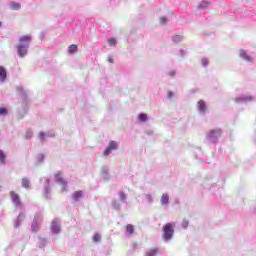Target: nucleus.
I'll return each mask as SVG.
<instances>
[{
  "label": "nucleus",
  "mask_w": 256,
  "mask_h": 256,
  "mask_svg": "<svg viewBox=\"0 0 256 256\" xmlns=\"http://www.w3.org/2000/svg\"><path fill=\"white\" fill-rule=\"evenodd\" d=\"M175 225L173 223H167L163 228V239L165 241H169V239H173V233H175V230L173 229Z\"/></svg>",
  "instance_id": "f257e3e1"
},
{
  "label": "nucleus",
  "mask_w": 256,
  "mask_h": 256,
  "mask_svg": "<svg viewBox=\"0 0 256 256\" xmlns=\"http://www.w3.org/2000/svg\"><path fill=\"white\" fill-rule=\"evenodd\" d=\"M9 195L15 207L18 209H23V202H21V197L19 194H17L15 191H10Z\"/></svg>",
  "instance_id": "f03ea898"
},
{
  "label": "nucleus",
  "mask_w": 256,
  "mask_h": 256,
  "mask_svg": "<svg viewBox=\"0 0 256 256\" xmlns=\"http://www.w3.org/2000/svg\"><path fill=\"white\" fill-rule=\"evenodd\" d=\"M115 149H117V142L110 141L107 148L104 151V155L105 156L109 155L112 151H115Z\"/></svg>",
  "instance_id": "7ed1b4c3"
},
{
  "label": "nucleus",
  "mask_w": 256,
  "mask_h": 256,
  "mask_svg": "<svg viewBox=\"0 0 256 256\" xmlns=\"http://www.w3.org/2000/svg\"><path fill=\"white\" fill-rule=\"evenodd\" d=\"M16 49L19 57H25V55H27V46H23L22 44H19L16 46Z\"/></svg>",
  "instance_id": "20e7f679"
},
{
  "label": "nucleus",
  "mask_w": 256,
  "mask_h": 256,
  "mask_svg": "<svg viewBox=\"0 0 256 256\" xmlns=\"http://www.w3.org/2000/svg\"><path fill=\"white\" fill-rule=\"evenodd\" d=\"M55 180L63 187L67 186V182H65V180L63 179V175L61 174V172L55 174Z\"/></svg>",
  "instance_id": "39448f33"
},
{
  "label": "nucleus",
  "mask_w": 256,
  "mask_h": 256,
  "mask_svg": "<svg viewBox=\"0 0 256 256\" xmlns=\"http://www.w3.org/2000/svg\"><path fill=\"white\" fill-rule=\"evenodd\" d=\"M208 139H213L214 137H221V129L211 130L207 134Z\"/></svg>",
  "instance_id": "423d86ee"
},
{
  "label": "nucleus",
  "mask_w": 256,
  "mask_h": 256,
  "mask_svg": "<svg viewBox=\"0 0 256 256\" xmlns=\"http://www.w3.org/2000/svg\"><path fill=\"white\" fill-rule=\"evenodd\" d=\"M51 229H52L53 233H55L56 235L61 233V226H59V224H57V222H52Z\"/></svg>",
  "instance_id": "0eeeda50"
},
{
  "label": "nucleus",
  "mask_w": 256,
  "mask_h": 256,
  "mask_svg": "<svg viewBox=\"0 0 256 256\" xmlns=\"http://www.w3.org/2000/svg\"><path fill=\"white\" fill-rule=\"evenodd\" d=\"M7 79V70L3 66H0V80L5 81Z\"/></svg>",
  "instance_id": "6e6552de"
},
{
  "label": "nucleus",
  "mask_w": 256,
  "mask_h": 256,
  "mask_svg": "<svg viewBox=\"0 0 256 256\" xmlns=\"http://www.w3.org/2000/svg\"><path fill=\"white\" fill-rule=\"evenodd\" d=\"M198 109L202 113H205V111L207 110V106L205 104V101H203V100L198 101Z\"/></svg>",
  "instance_id": "1a4fd4ad"
},
{
  "label": "nucleus",
  "mask_w": 256,
  "mask_h": 256,
  "mask_svg": "<svg viewBox=\"0 0 256 256\" xmlns=\"http://www.w3.org/2000/svg\"><path fill=\"white\" fill-rule=\"evenodd\" d=\"M240 57H242V59H245V61H248V63H251V56L247 55V52H245V50H240Z\"/></svg>",
  "instance_id": "9d476101"
},
{
  "label": "nucleus",
  "mask_w": 256,
  "mask_h": 256,
  "mask_svg": "<svg viewBox=\"0 0 256 256\" xmlns=\"http://www.w3.org/2000/svg\"><path fill=\"white\" fill-rule=\"evenodd\" d=\"M10 9L12 11H19V9H21V4L17 3V2H11L10 3Z\"/></svg>",
  "instance_id": "9b49d317"
},
{
  "label": "nucleus",
  "mask_w": 256,
  "mask_h": 256,
  "mask_svg": "<svg viewBox=\"0 0 256 256\" xmlns=\"http://www.w3.org/2000/svg\"><path fill=\"white\" fill-rule=\"evenodd\" d=\"M7 155L5 154V152L3 150H0V163L2 165H5L7 163Z\"/></svg>",
  "instance_id": "f8f14e48"
},
{
  "label": "nucleus",
  "mask_w": 256,
  "mask_h": 256,
  "mask_svg": "<svg viewBox=\"0 0 256 256\" xmlns=\"http://www.w3.org/2000/svg\"><path fill=\"white\" fill-rule=\"evenodd\" d=\"M74 201H79L83 197V191H76L72 195Z\"/></svg>",
  "instance_id": "ddd939ff"
},
{
  "label": "nucleus",
  "mask_w": 256,
  "mask_h": 256,
  "mask_svg": "<svg viewBox=\"0 0 256 256\" xmlns=\"http://www.w3.org/2000/svg\"><path fill=\"white\" fill-rule=\"evenodd\" d=\"M157 253H159V249L152 248L146 252V256H157Z\"/></svg>",
  "instance_id": "4468645a"
},
{
  "label": "nucleus",
  "mask_w": 256,
  "mask_h": 256,
  "mask_svg": "<svg viewBox=\"0 0 256 256\" xmlns=\"http://www.w3.org/2000/svg\"><path fill=\"white\" fill-rule=\"evenodd\" d=\"M31 229L32 233H37L39 231V222H37V220H34Z\"/></svg>",
  "instance_id": "2eb2a0df"
},
{
  "label": "nucleus",
  "mask_w": 256,
  "mask_h": 256,
  "mask_svg": "<svg viewBox=\"0 0 256 256\" xmlns=\"http://www.w3.org/2000/svg\"><path fill=\"white\" fill-rule=\"evenodd\" d=\"M22 187H24V189H29V187H31V182H29V179H22Z\"/></svg>",
  "instance_id": "dca6fc26"
},
{
  "label": "nucleus",
  "mask_w": 256,
  "mask_h": 256,
  "mask_svg": "<svg viewBox=\"0 0 256 256\" xmlns=\"http://www.w3.org/2000/svg\"><path fill=\"white\" fill-rule=\"evenodd\" d=\"M161 203H162V205H167L169 203V195L168 194H163L161 196Z\"/></svg>",
  "instance_id": "f3484780"
},
{
  "label": "nucleus",
  "mask_w": 256,
  "mask_h": 256,
  "mask_svg": "<svg viewBox=\"0 0 256 256\" xmlns=\"http://www.w3.org/2000/svg\"><path fill=\"white\" fill-rule=\"evenodd\" d=\"M19 41L20 43H29L31 41V35L22 36Z\"/></svg>",
  "instance_id": "a211bd4d"
},
{
  "label": "nucleus",
  "mask_w": 256,
  "mask_h": 256,
  "mask_svg": "<svg viewBox=\"0 0 256 256\" xmlns=\"http://www.w3.org/2000/svg\"><path fill=\"white\" fill-rule=\"evenodd\" d=\"M68 53L70 55H73V53H77V45L76 44L70 45L68 49Z\"/></svg>",
  "instance_id": "6ab92c4d"
},
{
  "label": "nucleus",
  "mask_w": 256,
  "mask_h": 256,
  "mask_svg": "<svg viewBox=\"0 0 256 256\" xmlns=\"http://www.w3.org/2000/svg\"><path fill=\"white\" fill-rule=\"evenodd\" d=\"M126 231H127L128 235H133V233H134V231H135V228H133V225L128 224V225L126 226Z\"/></svg>",
  "instance_id": "aec40b11"
},
{
  "label": "nucleus",
  "mask_w": 256,
  "mask_h": 256,
  "mask_svg": "<svg viewBox=\"0 0 256 256\" xmlns=\"http://www.w3.org/2000/svg\"><path fill=\"white\" fill-rule=\"evenodd\" d=\"M93 241L94 243H99V241H101V234L95 233L93 236Z\"/></svg>",
  "instance_id": "412c9836"
},
{
  "label": "nucleus",
  "mask_w": 256,
  "mask_h": 256,
  "mask_svg": "<svg viewBox=\"0 0 256 256\" xmlns=\"http://www.w3.org/2000/svg\"><path fill=\"white\" fill-rule=\"evenodd\" d=\"M138 119L139 121H142V123H145V121H147V114H139Z\"/></svg>",
  "instance_id": "4be33fe9"
},
{
  "label": "nucleus",
  "mask_w": 256,
  "mask_h": 256,
  "mask_svg": "<svg viewBox=\"0 0 256 256\" xmlns=\"http://www.w3.org/2000/svg\"><path fill=\"white\" fill-rule=\"evenodd\" d=\"M108 43L111 47H115V45H117V40H115V38H110L108 39Z\"/></svg>",
  "instance_id": "5701e85b"
},
{
  "label": "nucleus",
  "mask_w": 256,
  "mask_h": 256,
  "mask_svg": "<svg viewBox=\"0 0 256 256\" xmlns=\"http://www.w3.org/2000/svg\"><path fill=\"white\" fill-rule=\"evenodd\" d=\"M7 108L0 107V115H7Z\"/></svg>",
  "instance_id": "b1692460"
},
{
  "label": "nucleus",
  "mask_w": 256,
  "mask_h": 256,
  "mask_svg": "<svg viewBox=\"0 0 256 256\" xmlns=\"http://www.w3.org/2000/svg\"><path fill=\"white\" fill-rule=\"evenodd\" d=\"M207 5H209V2H202L201 5H199V9H205V7H207Z\"/></svg>",
  "instance_id": "393cba45"
},
{
  "label": "nucleus",
  "mask_w": 256,
  "mask_h": 256,
  "mask_svg": "<svg viewBox=\"0 0 256 256\" xmlns=\"http://www.w3.org/2000/svg\"><path fill=\"white\" fill-rule=\"evenodd\" d=\"M182 227H183L184 229H187V227H189V222H188L187 220H184V221L182 222Z\"/></svg>",
  "instance_id": "a878e982"
},
{
  "label": "nucleus",
  "mask_w": 256,
  "mask_h": 256,
  "mask_svg": "<svg viewBox=\"0 0 256 256\" xmlns=\"http://www.w3.org/2000/svg\"><path fill=\"white\" fill-rule=\"evenodd\" d=\"M181 39H183L181 36L177 35L173 37V40L177 43L179 41H181Z\"/></svg>",
  "instance_id": "bb28decb"
},
{
  "label": "nucleus",
  "mask_w": 256,
  "mask_h": 256,
  "mask_svg": "<svg viewBox=\"0 0 256 256\" xmlns=\"http://www.w3.org/2000/svg\"><path fill=\"white\" fill-rule=\"evenodd\" d=\"M208 63H209V61L207 60V59H202V65L204 66V67H207V65H208Z\"/></svg>",
  "instance_id": "cd10ccee"
},
{
  "label": "nucleus",
  "mask_w": 256,
  "mask_h": 256,
  "mask_svg": "<svg viewBox=\"0 0 256 256\" xmlns=\"http://www.w3.org/2000/svg\"><path fill=\"white\" fill-rule=\"evenodd\" d=\"M39 138L43 141L45 139V133L44 132H40L39 133Z\"/></svg>",
  "instance_id": "c85d7f7f"
},
{
  "label": "nucleus",
  "mask_w": 256,
  "mask_h": 256,
  "mask_svg": "<svg viewBox=\"0 0 256 256\" xmlns=\"http://www.w3.org/2000/svg\"><path fill=\"white\" fill-rule=\"evenodd\" d=\"M166 22H167V18L166 17L160 18V23L165 24Z\"/></svg>",
  "instance_id": "c756f323"
},
{
  "label": "nucleus",
  "mask_w": 256,
  "mask_h": 256,
  "mask_svg": "<svg viewBox=\"0 0 256 256\" xmlns=\"http://www.w3.org/2000/svg\"><path fill=\"white\" fill-rule=\"evenodd\" d=\"M235 101L236 103H241V101H245V98H236Z\"/></svg>",
  "instance_id": "7c9ffc66"
},
{
  "label": "nucleus",
  "mask_w": 256,
  "mask_h": 256,
  "mask_svg": "<svg viewBox=\"0 0 256 256\" xmlns=\"http://www.w3.org/2000/svg\"><path fill=\"white\" fill-rule=\"evenodd\" d=\"M120 197H121L122 201H125V199H126L125 193H121Z\"/></svg>",
  "instance_id": "2f4dec72"
},
{
  "label": "nucleus",
  "mask_w": 256,
  "mask_h": 256,
  "mask_svg": "<svg viewBox=\"0 0 256 256\" xmlns=\"http://www.w3.org/2000/svg\"><path fill=\"white\" fill-rule=\"evenodd\" d=\"M168 97L171 99V97H173V92H168Z\"/></svg>",
  "instance_id": "473e14b6"
},
{
  "label": "nucleus",
  "mask_w": 256,
  "mask_h": 256,
  "mask_svg": "<svg viewBox=\"0 0 256 256\" xmlns=\"http://www.w3.org/2000/svg\"><path fill=\"white\" fill-rule=\"evenodd\" d=\"M108 63H113V59L112 58H108Z\"/></svg>",
  "instance_id": "72a5a7b5"
},
{
  "label": "nucleus",
  "mask_w": 256,
  "mask_h": 256,
  "mask_svg": "<svg viewBox=\"0 0 256 256\" xmlns=\"http://www.w3.org/2000/svg\"><path fill=\"white\" fill-rule=\"evenodd\" d=\"M26 137L29 139L31 137V134H28Z\"/></svg>",
  "instance_id": "f704fd0d"
},
{
  "label": "nucleus",
  "mask_w": 256,
  "mask_h": 256,
  "mask_svg": "<svg viewBox=\"0 0 256 256\" xmlns=\"http://www.w3.org/2000/svg\"><path fill=\"white\" fill-rule=\"evenodd\" d=\"M0 27H1V22H0Z\"/></svg>",
  "instance_id": "c9c22d12"
}]
</instances>
